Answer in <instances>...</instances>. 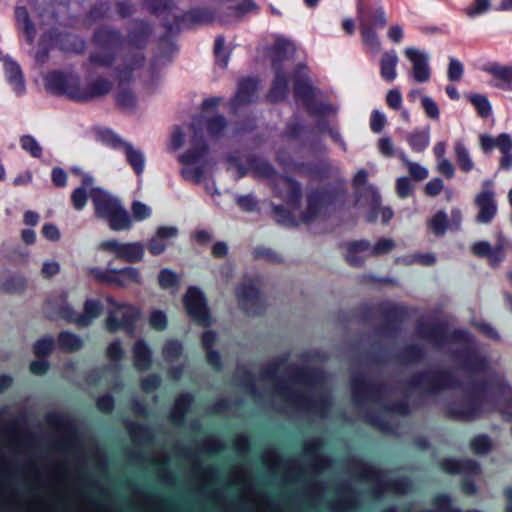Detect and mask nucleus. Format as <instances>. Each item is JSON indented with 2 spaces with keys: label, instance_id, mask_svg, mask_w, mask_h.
Masks as SVG:
<instances>
[{
  "label": "nucleus",
  "instance_id": "3c124183",
  "mask_svg": "<svg viewBox=\"0 0 512 512\" xmlns=\"http://www.w3.org/2000/svg\"><path fill=\"white\" fill-rule=\"evenodd\" d=\"M425 356L424 348L419 344H408L397 354L400 362L414 364L420 362Z\"/></svg>",
  "mask_w": 512,
  "mask_h": 512
},
{
  "label": "nucleus",
  "instance_id": "603ef678",
  "mask_svg": "<svg viewBox=\"0 0 512 512\" xmlns=\"http://www.w3.org/2000/svg\"><path fill=\"white\" fill-rule=\"evenodd\" d=\"M126 156V161L132 167L137 175L142 174L144 170L145 158L143 153L135 149L131 143L128 142L122 150Z\"/></svg>",
  "mask_w": 512,
  "mask_h": 512
},
{
  "label": "nucleus",
  "instance_id": "8fccbe9b",
  "mask_svg": "<svg viewBox=\"0 0 512 512\" xmlns=\"http://www.w3.org/2000/svg\"><path fill=\"white\" fill-rule=\"evenodd\" d=\"M248 168L252 170L254 176L261 178H272L276 170L268 161L252 156L247 159Z\"/></svg>",
  "mask_w": 512,
  "mask_h": 512
},
{
  "label": "nucleus",
  "instance_id": "09e8293b",
  "mask_svg": "<svg viewBox=\"0 0 512 512\" xmlns=\"http://www.w3.org/2000/svg\"><path fill=\"white\" fill-rule=\"evenodd\" d=\"M201 118L203 120V129L206 128L208 135L211 138H219L222 136L227 127L226 118L223 115H215L210 118L203 116H196L193 119Z\"/></svg>",
  "mask_w": 512,
  "mask_h": 512
},
{
  "label": "nucleus",
  "instance_id": "052dcab7",
  "mask_svg": "<svg viewBox=\"0 0 512 512\" xmlns=\"http://www.w3.org/2000/svg\"><path fill=\"white\" fill-rule=\"evenodd\" d=\"M296 170L300 173H304L308 176L324 177L328 174L330 166L326 163L314 164L301 162L296 164Z\"/></svg>",
  "mask_w": 512,
  "mask_h": 512
},
{
  "label": "nucleus",
  "instance_id": "bb28decb",
  "mask_svg": "<svg viewBox=\"0 0 512 512\" xmlns=\"http://www.w3.org/2000/svg\"><path fill=\"white\" fill-rule=\"evenodd\" d=\"M113 83L102 76L90 81L85 88L79 86L76 102H89L93 99L103 97L111 92Z\"/></svg>",
  "mask_w": 512,
  "mask_h": 512
},
{
  "label": "nucleus",
  "instance_id": "de8ad7c7",
  "mask_svg": "<svg viewBox=\"0 0 512 512\" xmlns=\"http://www.w3.org/2000/svg\"><path fill=\"white\" fill-rule=\"evenodd\" d=\"M397 63L398 56L394 50L387 51L382 55L380 60V74L385 81L392 82L396 78Z\"/></svg>",
  "mask_w": 512,
  "mask_h": 512
},
{
  "label": "nucleus",
  "instance_id": "5fc2aeb1",
  "mask_svg": "<svg viewBox=\"0 0 512 512\" xmlns=\"http://www.w3.org/2000/svg\"><path fill=\"white\" fill-rule=\"evenodd\" d=\"M58 347L66 352H76L83 346L82 339L69 331H62L57 338Z\"/></svg>",
  "mask_w": 512,
  "mask_h": 512
},
{
  "label": "nucleus",
  "instance_id": "f257e3e1",
  "mask_svg": "<svg viewBox=\"0 0 512 512\" xmlns=\"http://www.w3.org/2000/svg\"><path fill=\"white\" fill-rule=\"evenodd\" d=\"M408 389H420L429 396L439 395L452 389H463L465 396L458 402H449L444 410L448 419L455 421H473L483 413V401L480 397L489 390L486 379L473 380L463 384L451 371L432 367L417 371L406 381Z\"/></svg>",
  "mask_w": 512,
  "mask_h": 512
},
{
  "label": "nucleus",
  "instance_id": "1a4fd4ad",
  "mask_svg": "<svg viewBox=\"0 0 512 512\" xmlns=\"http://www.w3.org/2000/svg\"><path fill=\"white\" fill-rule=\"evenodd\" d=\"M90 272L96 281L120 288L127 287L130 284L141 285L143 282L140 269L133 266H126L121 269L92 268Z\"/></svg>",
  "mask_w": 512,
  "mask_h": 512
},
{
  "label": "nucleus",
  "instance_id": "0eeeda50",
  "mask_svg": "<svg viewBox=\"0 0 512 512\" xmlns=\"http://www.w3.org/2000/svg\"><path fill=\"white\" fill-rule=\"evenodd\" d=\"M145 62V57L142 53H136L130 59L129 63L125 64L123 68H117V77L119 79V90L116 93L115 101L118 108L123 111L132 112L137 103L135 94L130 88L123 87L124 82H129L132 79V72Z\"/></svg>",
  "mask_w": 512,
  "mask_h": 512
},
{
  "label": "nucleus",
  "instance_id": "774afa93",
  "mask_svg": "<svg viewBox=\"0 0 512 512\" xmlns=\"http://www.w3.org/2000/svg\"><path fill=\"white\" fill-rule=\"evenodd\" d=\"M499 151L502 154L499 160V169L510 171L512 169V139L508 142L501 140Z\"/></svg>",
  "mask_w": 512,
  "mask_h": 512
},
{
  "label": "nucleus",
  "instance_id": "cd10ccee",
  "mask_svg": "<svg viewBox=\"0 0 512 512\" xmlns=\"http://www.w3.org/2000/svg\"><path fill=\"white\" fill-rule=\"evenodd\" d=\"M214 13L209 8H193L181 15L175 16V33L182 27L191 28L196 24L211 23Z\"/></svg>",
  "mask_w": 512,
  "mask_h": 512
},
{
  "label": "nucleus",
  "instance_id": "20e7f679",
  "mask_svg": "<svg viewBox=\"0 0 512 512\" xmlns=\"http://www.w3.org/2000/svg\"><path fill=\"white\" fill-rule=\"evenodd\" d=\"M94 215L104 220L112 231H127L132 228V218L120 200L101 188L90 193Z\"/></svg>",
  "mask_w": 512,
  "mask_h": 512
},
{
  "label": "nucleus",
  "instance_id": "c756f323",
  "mask_svg": "<svg viewBox=\"0 0 512 512\" xmlns=\"http://www.w3.org/2000/svg\"><path fill=\"white\" fill-rule=\"evenodd\" d=\"M475 204L479 210L476 221L483 224L490 223L497 213V204L493 191H481L475 198Z\"/></svg>",
  "mask_w": 512,
  "mask_h": 512
},
{
  "label": "nucleus",
  "instance_id": "e433bc0d",
  "mask_svg": "<svg viewBox=\"0 0 512 512\" xmlns=\"http://www.w3.org/2000/svg\"><path fill=\"white\" fill-rule=\"evenodd\" d=\"M484 71L492 75L498 82L494 83V87L512 91V66L500 65L497 62L489 63Z\"/></svg>",
  "mask_w": 512,
  "mask_h": 512
},
{
  "label": "nucleus",
  "instance_id": "a211bd4d",
  "mask_svg": "<svg viewBox=\"0 0 512 512\" xmlns=\"http://www.w3.org/2000/svg\"><path fill=\"white\" fill-rule=\"evenodd\" d=\"M192 135V147L179 156V162L184 165H192L201 160L209 150L208 144L204 139L203 120L201 118L193 119L190 124Z\"/></svg>",
  "mask_w": 512,
  "mask_h": 512
},
{
  "label": "nucleus",
  "instance_id": "49530a36",
  "mask_svg": "<svg viewBox=\"0 0 512 512\" xmlns=\"http://www.w3.org/2000/svg\"><path fill=\"white\" fill-rule=\"evenodd\" d=\"M103 311L102 303L97 299H88L84 303L83 313L78 317V327L89 326Z\"/></svg>",
  "mask_w": 512,
  "mask_h": 512
},
{
  "label": "nucleus",
  "instance_id": "c9c22d12",
  "mask_svg": "<svg viewBox=\"0 0 512 512\" xmlns=\"http://www.w3.org/2000/svg\"><path fill=\"white\" fill-rule=\"evenodd\" d=\"M194 402V396L189 393H182L176 397L169 413V420L176 426L183 425L186 415Z\"/></svg>",
  "mask_w": 512,
  "mask_h": 512
},
{
  "label": "nucleus",
  "instance_id": "aec40b11",
  "mask_svg": "<svg viewBox=\"0 0 512 512\" xmlns=\"http://www.w3.org/2000/svg\"><path fill=\"white\" fill-rule=\"evenodd\" d=\"M274 193L291 208H298L302 198L300 183L290 176H280L274 185Z\"/></svg>",
  "mask_w": 512,
  "mask_h": 512
},
{
  "label": "nucleus",
  "instance_id": "ddd939ff",
  "mask_svg": "<svg viewBox=\"0 0 512 512\" xmlns=\"http://www.w3.org/2000/svg\"><path fill=\"white\" fill-rule=\"evenodd\" d=\"M183 304L188 316L193 322L203 327H209L211 325L210 312L206 298L199 288L194 286L189 287L183 297Z\"/></svg>",
  "mask_w": 512,
  "mask_h": 512
},
{
  "label": "nucleus",
  "instance_id": "7ed1b4c3",
  "mask_svg": "<svg viewBox=\"0 0 512 512\" xmlns=\"http://www.w3.org/2000/svg\"><path fill=\"white\" fill-rule=\"evenodd\" d=\"M274 392L298 412L312 414L321 419H326L329 416L332 399L328 393L313 397L307 392L292 388L280 378L275 380Z\"/></svg>",
  "mask_w": 512,
  "mask_h": 512
},
{
  "label": "nucleus",
  "instance_id": "393cba45",
  "mask_svg": "<svg viewBox=\"0 0 512 512\" xmlns=\"http://www.w3.org/2000/svg\"><path fill=\"white\" fill-rule=\"evenodd\" d=\"M263 462L272 470L277 471L285 468L286 478L296 480L297 476L303 473V467L296 460L284 461L282 456L275 450H268L262 456Z\"/></svg>",
  "mask_w": 512,
  "mask_h": 512
},
{
  "label": "nucleus",
  "instance_id": "58836bf2",
  "mask_svg": "<svg viewBox=\"0 0 512 512\" xmlns=\"http://www.w3.org/2000/svg\"><path fill=\"white\" fill-rule=\"evenodd\" d=\"M126 429L132 442L137 446L150 444L154 439L153 432L148 425L128 421L126 423Z\"/></svg>",
  "mask_w": 512,
  "mask_h": 512
},
{
  "label": "nucleus",
  "instance_id": "f03ea898",
  "mask_svg": "<svg viewBox=\"0 0 512 512\" xmlns=\"http://www.w3.org/2000/svg\"><path fill=\"white\" fill-rule=\"evenodd\" d=\"M351 396L354 405L363 413V421L381 432L396 434L397 427L392 421V417L386 412H392L398 415L406 416L410 414V405L406 399L397 400L384 405V412L365 408L367 402L380 404L389 394L387 384L383 382H373L368 380L362 373H353L351 375Z\"/></svg>",
  "mask_w": 512,
  "mask_h": 512
},
{
  "label": "nucleus",
  "instance_id": "4be33fe9",
  "mask_svg": "<svg viewBox=\"0 0 512 512\" xmlns=\"http://www.w3.org/2000/svg\"><path fill=\"white\" fill-rule=\"evenodd\" d=\"M92 43L101 50L118 51L122 48L124 38L119 29L109 25L96 28L92 35Z\"/></svg>",
  "mask_w": 512,
  "mask_h": 512
},
{
  "label": "nucleus",
  "instance_id": "ea45409f",
  "mask_svg": "<svg viewBox=\"0 0 512 512\" xmlns=\"http://www.w3.org/2000/svg\"><path fill=\"white\" fill-rule=\"evenodd\" d=\"M234 378L251 396L261 397V392L256 384L255 376L248 367L245 365H237Z\"/></svg>",
  "mask_w": 512,
  "mask_h": 512
},
{
  "label": "nucleus",
  "instance_id": "2eb2a0df",
  "mask_svg": "<svg viewBox=\"0 0 512 512\" xmlns=\"http://www.w3.org/2000/svg\"><path fill=\"white\" fill-rule=\"evenodd\" d=\"M239 306L249 315H260L265 310V301L254 280L245 281L236 289Z\"/></svg>",
  "mask_w": 512,
  "mask_h": 512
},
{
  "label": "nucleus",
  "instance_id": "dca6fc26",
  "mask_svg": "<svg viewBox=\"0 0 512 512\" xmlns=\"http://www.w3.org/2000/svg\"><path fill=\"white\" fill-rule=\"evenodd\" d=\"M383 322L377 327V334L394 338L401 330V323L407 316V309L402 305L386 303L380 307Z\"/></svg>",
  "mask_w": 512,
  "mask_h": 512
},
{
  "label": "nucleus",
  "instance_id": "f8f14e48",
  "mask_svg": "<svg viewBox=\"0 0 512 512\" xmlns=\"http://www.w3.org/2000/svg\"><path fill=\"white\" fill-rule=\"evenodd\" d=\"M99 249L106 253L114 254L115 258L129 264L139 263L143 260L145 246L142 242L121 243L116 239L102 241Z\"/></svg>",
  "mask_w": 512,
  "mask_h": 512
},
{
  "label": "nucleus",
  "instance_id": "473e14b6",
  "mask_svg": "<svg viewBox=\"0 0 512 512\" xmlns=\"http://www.w3.org/2000/svg\"><path fill=\"white\" fill-rule=\"evenodd\" d=\"M357 12L360 25L366 24L373 29H382L387 25V19L382 7H365L362 0L357 2Z\"/></svg>",
  "mask_w": 512,
  "mask_h": 512
},
{
  "label": "nucleus",
  "instance_id": "a878e982",
  "mask_svg": "<svg viewBox=\"0 0 512 512\" xmlns=\"http://www.w3.org/2000/svg\"><path fill=\"white\" fill-rule=\"evenodd\" d=\"M340 497L330 505L332 512H350L358 509L360 505V493L350 484L337 488Z\"/></svg>",
  "mask_w": 512,
  "mask_h": 512
},
{
  "label": "nucleus",
  "instance_id": "4d7b16f0",
  "mask_svg": "<svg viewBox=\"0 0 512 512\" xmlns=\"http://www.w3.org/2000/svg\"><path fill=\"white\" fill-rule=\"evenodd\" d=\"M357 202L369 205L373 210H375L381 204V196L375 186L368 185L358 191Z\"/></svg>",
  "mask_w": 512,
  "mask_h": 512
},
{
  "label": "nucleus",
  "instance_id": "c03bdc74",
  "mask_svg": "<svg viewBox=\"0 0 512 512\" xmlns=\"http://www.w3.org/2000/svg\"><path fill=\"white\" fill-rule=\"evenodd\" d=\"M15 20L17 27L25 34L27 43L33 44L36 37V27L26 7L17 6L15 8Z\"/></svg>",
  "mask_w": 512,
  "mask_h": 512
},
{
  "label": "nucleus",
  "instance_id": "9b49d317",
  "mask_svg": "<svg viewBox=\"0 0 512 512\" xmlns=\"http://www.w3.org/2000/svg\"><path fill=\"white\" fill-rule=\"evenodd\" d=\"M45 88L56 96H66L70 100L77 101L80 79L73 73L60 70L50 71L45 77Z\"/></svg>",
  "mask_w": 512,
  "mask_h": 512
},
{
  "label": "nucleus",
  "instance_id": "2f4dec72",
  "mask_svg": "<svg viewBox=\"0 0 512 512\" xmlns=\"http://www.w3.org/2000/svg\"><path fill=\"white\" fill-rule=\"evenodd\" d=\"M290 380L314 388L325 382V374L320 368L295 367L290 374Z\"/></svg>",
  "mask_w": 512,
  "mask_h": 512
},
{
  "label": "nucleus",
  "instance_id": "37998d69",
  "mask_svg": "<svg viewBox=\"0 0 512 512\" xmlns=\"http://www.w3.org/2000/svg\"><path fill=\"white\" fill-rule=\"evenodd\" d=\"M27 281L20 274L5 271V276H0V291L7 294H19L25 291Z\"/></svg>",
  "mask_w": 512,
  "mask_h": 512
},
{
  "label": "nucleus",
  "instance_id": "e2e57ef3",
  "mask_svg": "<svg viewBox=\"0 0 512 512\" xmlns=\"http://www.w3.org/2000/svg\"><path fill=\"white\" fill-rule=\"evenodd\" d=\"M469 101L475 107L477 114L481 118H488L492 114V107L487 96L483 94H471Z\"/></svg>",
  "mask_w": 512,
  "mask_h": 512
},
{
  "label": "nucleus",
  "instance_id": "7c9ffc66",
  "mask_svg": "<svg viewBox=\"0 0 512 512\" xmlns=\"http://www.w3.org/2000/svg\"><path fill=\"white\" fill-rule=\"evenodd\" d=\"M178 235V228L175 226H160L157 228L155 234L148 241L147 249L153 256L162 254L168 244L169 240L176 238Z\"/></svg>",
  "mask_w": 512,
  "mask_h": 512
},
{
  "label": "nucleus",
  "instance_id": "9d476101",
  "mask_svg": "<svg viewBox=\"0 0 512 512\" xmlns=\"http://www.w3.org/2000/svg\"><path fill=\"white\" fill-rule=\"evenodd\" d=\"M441 469L448 474H462L465 476L462 482V491L466 495H473L477 487L470 477L481 473L480 464L473 459H451L446 458L440 462Z\"/></svg>",
  "mask_w": 512,
  "mask_h": 512
},
{
  "label": "nucleus",
  "instance_id": "a18cd8bd",
  "mask_svg": "<svg viewBox=\"0 0 512 512\" xmlns=\"http://www.w3.org/2000/svg\"><path fill=\"white\" fill-rule=\"evenodd\" d=\"M134 366L139 371H146L151 366V350L142 339L137 340L133 346Z\"/></svg>",
  "mask_w": 512,
  "mask_h": 512
},
{
  "label": "nucleus",
  "instance_id": "69168bd1",
  "mask_svg": "<svg viewBox=\"0 0 512 512\" xmlns=\"http://www.w3.org/2000/svg\"><path fill=\"white\" fill-rule=\"evenodd\" d=\"M429 227L436 236H443L449 228L446 213L444 211L435 213L429 222Z\"/></svg>",
  "mask_w": 512,
  "mask_h": 512
},
{
  "label": "nucleus",
  "instance_id": "338daca9",
  "mask_svg": "<svg viewBox=\"0 0 512 512\" xmlns=\"http://www.w3.org/2000/svg\"><path fill=\"white\" fill-rule=\"evenodd\" d=\"M183 346L178 340H168L162 350V355L165 361L174 362L176 361L182 354Z\"/></svg>",
  "mask_w": 512,
  "mask_h": 512
},
{
  "label": "nucleus",
  "instance_id": "72a5a7b5",
  "mask_svg": "<svg viewBox=\"0 0 512 512\" xmlns=\"http://www.w3.org/2000/svg\"><path fill=\"white\" fill-rule=\"evenodd\" d=\"M152 25L140 19L132 21V25L127 33V42L130 46L137 49L146 47L149 38L152 35Z\"/></svg>",
  "mask_w": 512,
  "mask_h": 512
},
{
  "label": "nucleus",
  "instance_id": "f704fd0d",
  "mask_svg": "<svg viewBox=\"0 0 512 512\" xmlns=\"http://www.w3.org/2000/svg\"><path fill=\"white\" fill-rule=\"evenodd\" d=\"M345 260L352 267H362L369 255L370 242L368 240H356L345 244Z\"/></svg>",
  "mask_w": 512,
  "mask_h": 512
},
{
  "label": "nucleus",
  "instance_id": "bf43d9fd",
  "mask_svg": "<svg viewBox=\"0 0 512 512\" xmlns=\"http://www.w3.org/2000/svg\"><path fill=\"white\" fill-rule=\"evenodd\" d=\"M272 215L275 221L280 225L287 227L297 226L293 213L283 205H272Z\"/></svg>",
  "mask_w": 512,
  "mask_h": 512
},
{
  "label": "nucleus",
  "instance_id": "6e6552de",
  "mask_svg": "<svg viewBox=\"0 0 512 512\" xmlns=\"http://www.w3.org/2000/svg\"><path fill=\"white\" fill-rule=\"evenodd\" d=\"M107 303L111 306L106 319L107 330L112 333L120 329L132 332L139 317L138 309L126 303H119L113 297H107Z\"/></svg>",
  "mask_w": 512,
  "mask_h": 512
},
{
  "label": "nucleus",
  "instance_id": "c85d7f7f",
  "mask_svg": "<svg viewBox=\"0 0 512 512\" xmlns=\"http://www.w3.org/2000/svg\"><path fill=\"white\" fill-rule=\"evenodd\" d=\"M257 84V80L250 77L244 78L238 82L237 91L230 101L233 113H236L239 108L253 101L258 89Z\"/></svg>",
  "mask_w": 512,
  "mask_h": 512
},
{
  "label": "nucleus",
  "instance_id": "f3484780",
  "mask_svg": "<svg viewBox=\"0 0 512 512\" xmlns=\"http://www.w3.org/2000/svg\"><path fill=\"white\" fill-rule=\"evenodd\" d=\"M353 471L359 479L374 483L371 488V494L375 499H381L386 492H389V482L385 477L384 470L363 461H355L353 463Z\"/></svg>",
  "mask_w": 512,
  "mask_h": 512
},
{
  "label": "nucleus",
  "instance_id": "13d9d810",
  "mask_svg": "<svg viewBox=\"0 0 512 512\" xmlns=\"http://www.w3.org/2000/svg\"><path fill=\"white\" fill-rule=\"evenodd\" d=\"M116 51L101 50L92 52L89 56V62L93 65L109 68L116 60Z\"/></svg>",
  "mask_w": 512,
  "mask_h": 512
},
{
  "label": "nucleus",
  "instance_id": "680f3d73",
  "mask_svg": "<svg viewBox=\"0 0 512 512\" xmlns=\"http://www.w3.org/2000/svg\"><path fill=\"white\" fill-rule=\"evenodd\" d=\"M512 137L508 133H501L497 137H492L488 134L480 135V147L484 153H490L494 148H498L500 150V142L504 140L508 142Z\"/></svg>",
  "mask_w": 512,
  "mask_h": 512
},
{
  "label": "nucleus",
  "instance_id": "864d4df0",
  "mask_svg": "<svg viewBox=\"0 0 512 512\" xmlns=\"http://www.w3.org/2000/svg\"><path fill=\"white\" fill-rule=\"evenodd\" d=\"M455 160L461 171L470 172L474 168V163L465 144L458 140L454 144Z\"/></svg>",
  "mask_w": 512,
  "mask_h": 512
},
{
  "label": "nucleus",
  "instance_id": "0e129e2a",
  "mask_svg": "<svg viewBox=\"0 0 512 512\" xmlns=\"http://www.w3.org/2000/svg\"><path fill=\"white\" fill-rule=\"evenodd\" d=\"M290 46V42L285 39L276 40L274 46L272 47V67L274 69L281 68V62L287 58V53Z\"/></svg>",
  "mask_w": 512,
  "mask_h": 512
},
{
  "label": "nucleus",
  "instance_id": "4c0bfd02",
  "mask_svg": "<svg viewBox=\"0 0 512 512\" xmlns=\"http://www.w3.org/2000/svg\"><path fill=\"white\" fill-rule=\"evenodd\" d=\"M4 68L7 80L17 95L25 92V81L20 65L7 57L4 60Z\"/></svg>",
  "mask_w": 512,
  "mask_h": 512
},
{
  "label": "nucleus",
  "instance_id": "79ce46f5",
  "mask_svg": "<svg viewBox=\"0 0 512 512\" xmlns=\"http://www.w3.org/2000/svg\"><path fill=\"white\" fill-rule=\"evenodd\" d=\"M322 195L323 193L317 191V189L311 190L307 194V206L302 212V220L305 223H310L319 216L322 208L325 206Z\"/></svg>",
  "mask_w": 512,
  "mask_h": 512
},
{
  "label": "nucleus",
  "instance_id": "412c9836",
  "mask_svg": "<svg viewBox=\"0 0 512 512\" xmlns=\"http://www.w3.org/2000/svg\"><path fill=\"white\" fill-rule=\"evenodd\" d=\"M506 240L501 237L495 246L487 241H478L471 247L472 253L479 258H486L492 268H498L506 257Z\"/></svg>",
  "mask_w": 512,
  "mask_h": 512
},
{
  "label": "nucleus",
  "instance_id": "6e6d98bb",
  "mask_svg": "<svg viewBox=\"0 0 512 512\" xmlns=\"http://www.w3.org/2000/svg\"><path fill=\"white\" fill-rule=\"evenodd\" d=\"M407 142L415 152H423L429 145V128L424 130H414L407 136Z\"/></svg>",
  "mask_w": 512,
  "mask_h": 512
},
{
  "label": "nucleus",
  "instance_id": "5701e85b",
  "mask_svg": "<svg viewBox=\"0 0 512 512\" xmlns=\"http://www.w3.org/2000/svg\"><path fill=\"white\" fill-rule=\"evenodd\" d=\"M144 7L150 14L163 17L166 36L175 33V16L178 15L173 13L176 6L172 0H145Z\"/></svg>",
  "mask_w": 512,
  "mask_h": 512
},
{
  "label": "nucleus",
  "instance_id": "6ab92c4d",
  "mask_svg": "<svg viewBox=\"0 0 512 512\" xmlns=\"http://www.w3.org/2000/svg\"><path fill=\"white\" fill-rule=\"evenodd\" d=\"M451 354L458 361L460 368L465 371L480 373L488 368L489 362L487 358L479 354L473 345L459 347L452 351Z\"/></svg>",
  "mask_w": 512,
  "mask_h": 512
},
{
  "label": "nucleus",
  "instance_id": "b1692460",
  "mask_svg": "<svg viewBox=\"0 0 512 512\" xmlns=\"http://www.w3.org/2000/svg\"><path fill=\"white\" fill-rule=\"evenodd\" d=\"M405 55L412 63V78L418 83H425L431 77L428 55L416 48H406Z\"/></svg>",
  "mask_w": 512,
  "mask_h": 512
},
{
  "label": "nucleus",
  "instance_id": "39448f33",
  "mask_svg": "<svg viewBox=\"0 0 512 512\" xmlns=\"http://www.w3.org/2000/svg\"><path fill=\"white\" fill-rule=\"evenodd\" d=\"M415 332L418 338L429 342L435 348H443L450 342L472 344V335L464 329H455L449 332L445 321H417Z\"/></svg>",
  "mask_w": 512,
  "mask_h": 512
},
{
  "label": "nucleus",
  "instance_id": "4468645a",
  "mask_svg": "<svg viewBox=\"0 0 512 512\" xmlns=\"http://www.w3.org/2000/svg\"><path fill=\"white\" fill-rule=\"evenodd\" d=\"M44 419L49 427L66 433L56 441L58 447L70 450L79 446L77 429L72 419L59 412H48Z\"/></svg>",
  "mask_w": 512,
  "mask_h": 512
},
{
  "label": "nucleus",
  "instance_id": "a19ab883",
  "mask_svg": "<svg viewBox=\"0 0 512 512\" xmlns=\"http://www.w3.org/2000/svg\"><path fill=\"white\" fill-rule=\"evenodd\" d=\"M288 92V80L282 68L275 69V78L267 95L271 103H277L284 100Z\"/></svg>",
  "mask_w": 512,
  "mask_h": 512
},
{
  "label": "nucleus",
  "instance_id": "423d86ee",
  "mask_svg": "<svg viewBox=\"0 0 512 512\" xmlns=\"http://www.w3.org/2000/svg\"><path fill=\"white\" fill-rule=\"evenodd\" d=\"M293 93L297 101H301L307 113L311 116H324L334 111L333 106L327 102L315 100L320 90L315 88L308 76L295 79Z\"/></svg>",
  "mask_w": 512,
  "mask_h": 512
}]
</instances>
